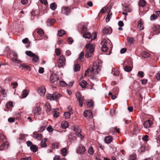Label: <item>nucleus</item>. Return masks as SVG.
<instances>
[{"instance_id":"obj_6","label":"nucleus","mask_w":160,"mask_h":160,"mask_svg":"<svg viewBox=\"0 0 160 160\" xmlns=\"http://www.w3.org/2000/svg\"><path fill=\"white\" fill-rule=\"evenodd\" d=\"M77 98L79 101V104L81 107H82L83 105V97H81V95L79 92H77L75 93Z\"/></svg>"},{"instance_id":"obj_59","label":"nucleus","mask_w":160,"mask_h":160,"mask_svg":"<svg viewBox=\"0 0 160 160\" xmlns=\"http://www.w3.org/2000/svg\"><path fill=\"white\" fill-rule=\"evenodd\" d=\"M153 160H159L160 159L159 155H155L153 157Z\"/></svg>"},{"instance_id":"obj_55","label":"nucleus","mask_w":160,"mask_h":160,"mask_svg":"<svg viewBox=\"0 0 160 160\" xmlns=\"http://www.w3.org/2000/svg\"><path fill=\"white\" fill-rule=\"evenodd\" d=\"M59 84L61 86H65V85H67V84H66L65 82L62 81H59Z\"/></svg>"},{"instance_id":"obj_29","label":"nucleus","mask_w":160,"mask_h":160,"mask_svg":"<svg viewBox=\"0 0 160 160\" xmlns=\"http://www.w3.org/2000/svg\"><path fill=\"white\" fill-rule=\"evenodd\" d=\"M87 84V82L84 80H83L79 83V85L82 88H85L86 85Z\"/></svg>"},{"instance_id":"obj_8","label":"nucleus","mask_w":160,"mask_h":160,"mask_svg":"<svg viewBox=\"0 0 160 160\" xmlns=\"http://www.w3.org/2000/svg\"><path fill=\"white\" fill-rule=\"evenodd\" d=\"M65 64V59L63 56L61 55L58 61V64L59 67H62Z\"/></svg>"},{"instance_id":"obj_10","label":"nucleus","mask_w":160,"mask_h":160,"mask_svg":"<svg viewBox=\"0 0 160 160\" xmlns=\"http://www.w3.org/2000/svg\"><path fill=\"white\" fill-rule=\"evenodd\" d=\"M101 43L102 44V46L101 48V50L103 52H105L108 50L107 42L106 40H103V41H102Z\"/></svg>"},{"instance_id":"obj_52","label":"nucleus","mask_w":160,"mask_h":160,"mask_svg":"<svg viewBox=\"0 0 160 160\" xmlns=\"http://www.w3.org/2000/svg\"><path fill=\"white\" fill-rule=\"evenodd\" d=\"M52 146L54 148H58L59 146V143L58 142H56L54 143H53L52 144Z\"/></svg>"},{"instance_id":"obj_1","label":"nucleus","mask_w":160,"mask_h":160,"mask_svg":"<svg viewBox=\"0 0 160 160\" xmlns=\"http://www.w3.org/2000/svg\"><path fill=\"white\" fill-rule=\"evenodd\" d=\"M74 130L76 133H70L68 136L69 139L73 140L76 139V136L80 137L81 139H82L83 138V137L80 133L81 132L80 129L75 128H74Z\"/></svg>"},{"instance_id":"obj_24","label":"nucleus","mask_w":160,"mask_h":160,"mask_svg":"<svg viewBox=\"0 0 160 160\" xmlns=\"http://www.w3.org/2000/svg\"><path fill=\"white\" fill-rule=\"evenodd\" d=\"M112 141V138L110 136H108L106 137L104 139V141L106 143H109Z\"/></svg>"},{"instance_id":"obj_31","label":"nucleus","mask_w":160,"mask_h":160,"mask_svg":"<svg viewBox=\"0 0 160 160\" xmlns=\"http://www.w3.org/2000/svg\"><path fill=\"white\" fill-rule=\"evenodd\" d=\"M21 67H22L25 70H28L30 71L31 70V68L28 65H27L24 64H22L20 65Z\"/></svg>"},{"instance_id":"obj_25","label":"nucleus","mask_w":160,"mask_h":160,"mask_svg":"<svg viewBox=\"0 0 160 160\" xmlns=\"http://www.w3.org/2000/svg\"><path fill=\"white\" fill-rule=\"evenodd\" d=\"M61 125L62 128L66 129L68 127V123L66 121H63L61 123Z\"/></svg>"},{"instance_id":"obj_13","label":"nucleus","mask_w":160,"mask_h":160,"mask_svg":"<svg viewBox=\"0 0 160 160\" xmlns=\"http://www.w3.org/2000/svg\"><path fill=\"white\" fill-rule=\"evenodd\" d=\"M10 56L12 58V60L13 61L16 62L17 61L18 58V55L17 53L14 52H12L10 53Z\"/></svg>"},{"instance_id":"obj_32","label":"nucleus","mask_w":160,"mask_h":160,"mask_svg":"<svg viewBox=\"0 0 160 160\" xmlns=\"http://www.w3.org/2000/svg\"><path fill=\"white\" fill-rule=\"evenodd\" d=\"M29 92V90L28 89H25L23 91L22 97L23 98H26L28 95Z\"/></svg>"},{"instance_id":"obj_20","label":"nucleus","mask_w":160,"mask_h":160,"mask_svg":"<svg viewBox=\"0 0 160 160\" xmlns=\"http://www.w3.org/2000/svg\"><path fill=\"white\" fill-rule=\"evenodd\" d=\"M112 32L111 29L110 27H108V28L105 27L103 29V32L104 34H111Z\"/></svg>"},{"instance_id":"obj_7","label":"nucleus","mask_w":160,"mask_h":160,"mask_svg":"<svg viewBox=\"0 0 160 160\" xmlns=\"http://www.w3.org/2000/svg\"><path fill=\"white\" fill-rule=\"evenodd\" d=\"M59 77L55 74H52L50 77V81L52 83L57 82L59 80Z\"/></svg>"},{"instance_id":"obj_51","label":"nucleus","mask_w":160,"mask_h":160,"mask_svg":"<svg viewBox=\"0 0 160 160\" xmlns=\"http://www.w3.org/2000/svg\"><path fill=\"white\" fill-rule=\"evenodd\" d=\"M97 37V34H96V32H95L94 34V35H93V38H92V39L88 42V43H89L90 42V44H91V43L92 41V40H93L94 39H95Z\"/></svg>"},{"instance_id":"obj_3","label":"nucleus","mask_w":160,"mask_h":160,"mask_svg":"<svg viewBox=\"0 0 160 160\" xmlns=\"http://www.w3.org/2000/svg\"><path fill=\"white\" fill-rule=\"evenodd\" d=\"M132 64V62L130 59H128L127 61H126L124 63V64L125 65L124 68V70L127 72H130L132 70V68L130 66H128V65Z\"/></svg>"},{"instance_id":"obj_46","label":"nucleus","mask_w":160,"mask_h":160,"mask_svg":"<svg viewBox=\"0 0 160 160\" xmlns=\"http://www.w3.org/2000/svg\"><path fill=\"white\" fill-rule=\"evenodd\" d=\"M61 152L63 156H65L66 155V153L67 152V149L66 148H63L61 149Z\"/></svg>"},{"instance_id":"obj_42","label":"nucleus","mask_w":160,"mask_h":160,"mask_svg":"<svg viewBox=\"0 0 160 160\" xmlns=\"http://www.w3.org/2000/svg\"><path fill=\"white\" fill-rule=\"evenodd\" d=\"M139 4L140 6L144 7L146 4V2L144 0H141L139 2Z\"/></svg>"},{"instance_id":"obj_58","label":"nucleus","mask_w":160,"mask_h":160,"mask_svg":"<svg viewBox=\"0 0 160 160\" xmlns=\"http://www.w3.org/2000/svg\"><path fill=\"white\" fill-rule=\"evenodd\" d=\"M11 85L13 86V88H14L18 86V83L17 82H12L11 83Z\"/></svg>"},{"instance_id":"obj_36","label":"nucleus","mask_w":160,"mask_h":160,"mask_svg":"<svg viewBox=\"0 0 160 160\" xmlns=\"http://www.w3.org/2000/svg\"><path fill=\"white\" fill-rule=\"evenodd\" d=\"M46 111L47 113H48L51 110L50 105L48 104H46L45 106Z\"/></svg>"},{"instance_id":"obj_44","label":"nucleus","mask_w":160,"mask_h":160,"mask_svg":"<svg viewBox=\"0 0 160 160\" xmlns=\"http://www.w3.org/2000/svg\"><path fill=\"white\" fill-rule=\"evenodd\" d=\"M88 152L90 155H92L94 152V150L92 147H90L88 150Z\"/></svg>"},{"instance_id":"obj_38","label":"nucleus","mask_w":160,"mask_h":160,"mask_svg":"<svg viewBox=\"0 0 160 160\" xmlns=\"http://www.w3.org/2000/svg\"><path fill=\"white\" fill-rule=\"evenodd\" d=\"M58 33L60 37H62L65 34V32L64 30L61 29L58 31Z\"/></svg>"},{"instance_id":"obj_12","label":"nucleus","mask_w":160,"mask_h":160,"mask_svg":"<svg viewBox=\"0 0 160 160\" xmlns=\"http://www.w3.org/2000/svg\"><path fill=\"white\" fill-rule=\"evenodd\" d=\"M83 115L86 118L89 119L92 117V113L91 111L86 110L84 112Z\"/></svg>"},{"instance_id":"obj_27","label":"nucleus","mask_w":160,"mask_h":160,"mask_svg":"<svg viewBox=\"0 0 160 160\" xmlns=\"http://www.w3.org/2000/svg\"><path fill=\"white\" fill-rule=\"evenodd\" d=\"M128 42L130 45H132L134 44V39L133 38L127 37Z\"/></svg>"},{"instance_id":"obj_30","label":"nucleus","mask_w":160,"mask_h":160,"mask_svg":"<svg viewBox=\"0 0 160 160\" xmlns=\"http://www.w3.org/2000/svg\"><path fill=\"white\" fill-rule=\"evenodd\" d=\"M141 56L142 57L145 58L149 57L150 56V54L147 52L143 51L141 53Z\"/></svg>"},{"instance_id":"obj_21","label":"nucleus","mask_w":160,"mask_h":160,"mask_svg":"<svg viewBox=\"0 0 160 160\" xmlns=\"http://www.w3.org/2000/svg\"><path fill=\"white\" fill-rule=\"evenodd\" d=\"M55 22V20L54 19L49 18L48 19L47 22V26H52Z\"/></svg>"},{"instance_id":"obj_56","label":"nucleus","mask_w":160,"mask_h":160,"mask_svg":"<svg viewBox=\"0 0 160 160\" xmlns=\"http://www.w3.org/2000/svg\"><path fill=\"white\" fill-rule=\"evenodd\" d=\"M141 81L143 85L146 84L148 82V80L147 79H142L141 80Z\"/></svg>"},{"instance_id":"obj_49","label":"nucleus","mask_w":160,"mask_h":160,"mask_svg":"<svg viewBox=\"0 0 160 160\" xmlns=\"http://www.w3.org/2000/svg\"><path fill=\"white\" fill-rule=\"evenodd\" d=\"M55 52L57 55H60L61 53L60 49L58 48L56 49L55 50Z\"/></svg>"},{"instance_id":"obj_16","label":"nucleus","mask_w":160,"mask_h":160,"mask_svg":"<svg viewBox=\"0 0 160 160\" xmlns=\"http://www.w3.org/2000/svg\"><path fill=\"white\" fill-rule=\"evenodd\" d=\"M73 112L72 108L70 109L69 111L64 113V117L67 118H70L71 115L73 114Z\"/></svg>"},{"instance_id":"obj_35","label":"nucleus","mask_w":160,"mask_h":160,"mask_svg":"<svg viewBox=\"0 0 160 160\" xmlns=\"http://www.w3.org/2000/svg\"><path fill=\"white\" fill-rule=\"evenodd\" d=\"M138 27L140 30H142L144 28L143 24L140 20L138 22Z\"/></svg>"},{"instance_id":"obj_62","label":"nucleus","mask_w":160,"mask_h":160,"mask_svg":"<svg viewBox=\"0 0 160 160\" xmlns=\"http://www.w3.org/2000/svg\"><path fill=\"white\" fill-rule=\"evenodd\" d=\"M27 144L28 147L31 146L33 144L32 142L30 141H28L27 142Z\"/></svg>"},{"instance_id":"obj_2","label":"nucleus","mask_w":160,"mask_h":160,"mask_svg":"<svg viewBox=\"0 0 160 160\" xmlns=\"http://www.w3.org/2000/svg\"><path fill=\"white\" fill-rule=\"evenodd\" d=\"M25 54L28 56L30 57H33L32 59L33 62H38V61L39 60V57L38 55L30 51H27L25 52Z\"/></svg>"},{"instance_id":"obj_53","label":"nucleus","mask_w":160,"mask_h":160,"mask_svg":"<svg viewBox=\"0 0 160 160\" xmlns=\"http://www.w3.org/2000/svg\"><path fill=\"white\" fill-rule=\"evenodd\" d=\"M25 138V135L23 134H20L19 136V138L20 139L23 140Z\"/></svg>"},{"instance_id":"obj_9","label":"nucleus","mask_w":160,"mask_h":160,"mask_svg":"<svg viewBox=\"0 0 160 160\" xmlns=\"http://www.w3.org/2000/svg\"><path fill=\"white\" fill-rule=\"evenodd\" d=\"M152 31L155 34H158L160 32V25L153 24L152 28Z\"/></svg>"},{"instance_id":"obj_60","label":"nucleus","mask_w":160,"mask_h":160,"mask_svg":"<svg viewBox=\"0 0 160 160\" xmlns=\"http://www.w3.org/2000/svg\"><path fill=\"white\" fill-rule=\"evenodd\" d=\"M47 130L50 132H51L53 130V129L51 126L48 127L47 128Z\"/></svg>"},{"instance_id":"obj_11","label":"nucleus","mask_w":160,"mask_h":160,"mask_svg":"<svg viewBox=\"0 0 160 160\" xmlns=\"http://www.w3.org/2000/svg\"><path fill=\"white\" fill-rule=\"evenodd\" d=\"M37 91L41 96H43L45 94L46 90L44 86H41L38 88Z\"/></svg>"},{"instance_id":"obj_19","label":"nucleus","mask_w":160,"mask_h":160,"mask_svg":"<svg viewBox=\"0 0 160 160\" xmlns=\"http://www.w3.org/2000/svg\"><path fill=\"white\" fill-rule=\"evenodd\" d=\"M53 100L57 101L61 96V95L56 92H54L52 94Z\"/></svg>"},{"instance_id":"obj_34","label":"nucleus","mask_w":160,"mask_h":160,"mask_svg":"<svg viewBox=\"0 0 160 160\" xmlns=\"http://www.w3.org/2000/svg\"><path fill=\"white\" fill-rule=\"evenodd\" d=\"M57 4L55 3H52L50 5V7L51 9L54 11L57 8Z\"/></svg>"},{"instance_id":"obj_50","label":"nucleus","mask_w":160,"mask_h":160,"mask_svg":"<svg viewBox=\"0 0 160 160\" xmlns=\"http://www.w3.org/2000/svg\"><path fill=\"white\" fill-rule=\"evenodd\" d=\"M157 18V16L156 14H153L151 17L150 19L151 20H155Z\"/></svg>"},{"instance_id":"obj_18","label":"nucleus","mask_w":160,"mask_h":160,"mask_svg":"<svg viewBox=\"0 0 160 160\" xmlns=\"http://www.w3.org/2000/svg\"><path fill=\"white\" fill-rule=\"evenodd\" d=\"M85 151V148L84 146H81L78 148L77 151L78 153L82 154L84 153Z\"/></svg>"},{"instance_id":"obj_23","label":"nucleus","mask_w":160,"mask_h":160,"mask_svg":"<svg viewBox=\"0 0 160 160\" xmlns=\"http://www.w3.org/2000/svg\"><path fill=\"white\" fill-rule=\"evenodd\" d=\"M8 142L7 141L3 142L0 146V150L7 149L8 148Z\"/></svg>"},{"instance_id":"obj_48","label":"nucleus","mask_w":160,"mask_h":160,"mask_svg":"<svg viewBox=\"0 0 160 160\" xmlns=\"http://www.w3.org/2000/svg\"><path fill=\"white\" fill-rule=\"evenodd\" d=\"M144 73L142 71H139L138 73V75L141 78L143 77Z\"/></svg>"},{"instance_id":"obj_45","label":"nucleus","mask_w":160,"mask_h":160,"mask_svg":"<svg viewBox=\"0 0 160 160\" xmlns=\"http://www.w3.org/2000/svg\"><path fill=\"white\" fill-rule=\"evenodd\" d=\"M46 97L48 99L51 100H53V97L52 96V94H47L46 95Z\"/></svg>"},{"instance_id":"obj_4","label":"nucleus","mask_w":160,"mask_h":160,"mask_svg":"<svg viewBox=\"0 0 160 160\" xmlns=\"http://www.w3.org/2000/svg\"><path fill=\"white\" fill-rule=\"evenodd\" d=\"M71 12V8L68 7L64 6L62 8L61 12L62 13L66 15H69Z\"/></svg>"},{"instance_id":"obj_17","label":"nucleus","mask_w":160,"mask_h":160,"mask_svg":"<svg viewBox=\"0 0 160 160\" xmlns=\"http://www.w3.org/2000/svg\"><path fill=\"white\" fill-rule=\"evenodd\" d=\"M148 148L146 147V145L143 144L141 146L138 152L140 153H142L144 152L145 151L148 150Z\"/></svg>"},{"instance_id":"obj_39","label":"nucleus","mask_w":160,"mask_h":160,"mask_svg":"<svg viewBox=\"0 0 160 160\" xmlns=\"http://www.w3.org/2000/svg\"><path fill=\"white\" fill-rule=\"evenodd\" d=\"M80 68V66L78 64H76L74 66V71L77 72L79 71Z\"/></svg>"},{"instance_id":"obj_14","label":"nucleus","mask_w":160,"mask_h":160,"mask_svg":"<svg viewBox=\"0 0 160 160\" xmlns=\"http://www.w3.org/2000/svg\"><path fill=\"white\" fill-rule=\"evenodd\" d=\"M152 124V121L149 119L145 121L144 122L143 125L145 128H148L151 127Z\"/></svg>"},{"instance_id":"obj_43","label":"nucleus","mask_w":160,"mask_h":160,"mask_svg":"<svg viewBox=\"0 0 160 160\" xmlns=\"http://www.w3.org/2000/svg\"><path fill=\"white\" fill-rule=\"evenodd\" d=\"M37 33L41 37H42L44 34V32L42 29H38L37 30Z\"/></svg>"},{"instance_id":"obj_22","label":"nucleus","mask_w":160,"mask_h":160,"mask_svg":"<svg viewBox=\"0 0 160 160\" xmlns=\"http://www.w3.org/2000/svg\"><path fill=\"white\" fill-rule=\"evenodd\" d=\"M33 137L40 140L42 138V135L41 134H39L37 132H35L33 133Z\"/></svg>"},{"instance_id":"obj_5","label":"nucleus","mask_w":160,"mask_h":160,"mask_svg":"<svg viewBox=\"0 0 160 160\" xmlns=\"http://www.w3.org/2000/svg\"><path fill=\"white\" fill-rule=\"evenodd\" d=\"M94 46L93 45H91L89 49L87 50L86 53L85 55L86 57L89 58L91 57L92 54L94 52Z\"/></svg>"},{"instance_id":"obj_41","label":"nucleus","mask_w":160,"mask_h":160,"mask_svg":"<svg viewBox=\"0 0 160 160\" xmlns=\"http://www.w3.org/2000/svg\"><path fill=\"white\" fill-rule=\"evenodd\" d=\"M112 15V12L110 13V12H109L106 17V22H108L109 21L110 18L111 17V16Z\"/></svg>"},{"instance_id":"obj_26","label":"nucleus","mask_w":160,"mask_h":160,"mask_svg":"<svg viewBox=\"0 0 160 160\" xmlns=\"http://www.w3.org/2000/svg\"><path fill=\"white\" fill-rule=\"evenodd\" d=\"M83 37L85 38H90L92 37V35L89 32H85L83 34Z\"/></svg>"},{"instance_id":"obj_28","label":"nucleus","mask_w":160,"mask_h":160,"mask_svg":"<svg viewBox=\"0 0 160 160\" xmlns=\"http://www.w3.org/2000/svg\"><path fill=\"white\" fill-rule=\"evenodd\" d=\"M30 149L33 152H35L38 150V147L35 145H32L30 147Z\"/></svg>"},{"instance_id":"obj_54","label":"nucleus","mask_w":160,"mask_h":160,"mask_svg":"<svg viewBox=\"0 0 160 160\" xmlns=\"http://www.w3.org/2000/svg\"><path fill=\"white\" fill-rule=\"evenodd\" d=\"M22 42L24 44H27L28 42V38H26L22 40Z\"/></svg>"},{"instance_id":"obj_57","label":"nucleus","mask_w":160,"mask_h":160,"mask_svg":"<svg viewBox=\"0 0 160 160\" xmlns=\"http://www.w3.org/2000/svg\"><path fill=\"white\" fill-rule=\"evenodd\" d=\"M68 42L71 44L73 42V40L72 38L71 37H69L68 38Z\"/></svg>"},{"instance_id":"obj_64","label":"nucleus","mask_w":160,"mask_h":160,"mask_svg":"<svg viewBox=\"0 0 160 160\" xmlns=\"http://www.w3.org/2000/svg\"><path fill=\"white\" fill-rule=\"evenodd\" d=\"M156 78L158 80H160V73L158 72L156 76Z\"/></svg>"},{"instance_id":"obj_33","label":"nucleus","mask_w":160,"mask_h":160,"mask_svg":"<svg viewBox=\"0 0 160 160\" xmlns=\"http://www.w3.org/2000/svg\"><path fill=\"white\" fill-rule=\"evenodd\" d=\"M0 141L3 142L7 141L6 137L3 134L0 135Z\"/></svg>"},{"instance_id":"obj_15","label":"nucleus","mask_w":160,"mask_h":160,"mask_svg":"<svg viewBox=\"0 0 160 160\" xmlns=\"http://www.w3.org/2000/svg\"><path fill=\"white\" fill-rule=\"evenodd\" d=\"M99 66L97 65L93 64L91 72L92 73H94L95 74H98L99 73L98 71Z\"/></svg>"},{"instance_id":"obj_47","label":"nucleus","mask_w":160,"mask_h":160,"mask_svg":"<svg viewBox=\"0 0 160 160\" xmlns=\"http://www.w3.org/2000/svg\"><path fill=\"white\" fill-rule=\"evenodd\" d=\"M53 116L54 117L57 118L59 116V113L55 110L53 111Z\"/></svg>"},{"instance_id":"obj_37","label":"nucleus","mask_w":160,"mask_h":160,"mask_svg":"<svg viewBox=\"0 0 160 160\" xmlns=\"http://www.w3.org/2000/svg\"><path fill=\"white\" fill-rule=\"evenodd\" d=\"M136 155L133 154L130 156L128 160H136Z\"/></svg>"},{"instance_id":"obj_40","label":"nucleus","mask_w":160,"mask_h":160,"mask_svg":"<svg viewBox=\"0 0 160 160\" xmlns=\"http://www.w3.org/2000/svg\"><path fill=\"white\" fill-rule=\"evenodd\" d=\"M13 103L12 102L7 103L6 104V108L7 109H9L12 106Z\"/></svg>"},{"instance_id":"obj_61","label":"nucleus","mask_w":160,"mask_h":160,"mask_svg":"<svg viewBox=\"0 0 160 160\" xmlns=\"http://www.w3.org/2000/svg\"><path fill=\"white\" fill-rule=\"evenodd\" d=\"M41 145L42 147H44L47 146V144L46 142H44L43 140H42L41 143Z\"/></svg>"},{"instance_id":"obj_63","label":"nucleus","mask_w":160,"mask_h":160,"mask_svg":"<svg viewBox=\"0 0 160 160\" xmlns=\"http://www.w3.org/2000/svg\"><path fill=\"white\" fill-rule=\"evenodd\" d=\"M8 121L9 122H15V119L13 118H10L8 119Z\"/></svg>"}]
</instances>
